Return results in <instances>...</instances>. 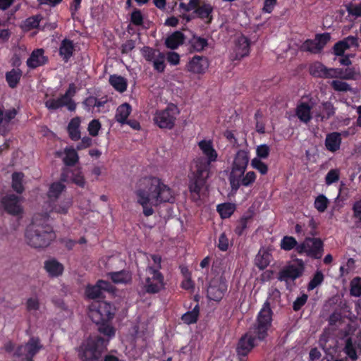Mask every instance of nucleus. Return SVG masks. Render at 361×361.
Returning <instances> with one entry per match:
<instances>
[{"mask_svg": "<svg viewBox=\"0 0 361 361\" xmlns=\"http://www.w3.org/2000/svg\"><path fill=\"white\" fill-rule=\"evenodd\" d=\"M251 166L262 175H265L268 172L267 165L258 158H254L252 159Z\"/></svg>", "mask_w": 361, "mask_h": 361, "instance_id": "5fc2aeb1", "label": "nucleus"}, {"mask_svg": "<svg viewBox=\"0 0 361 361\" xmlns=\"http://www.w3.org/2000/svg\"><path fill=\"white\" fill-rule=\"evenodd\" d=\"M65 157L63 159L64 164L67 166H73L79 161L78 154L73 147H66L64 149Z\"/></svg>", "mask_w": 361, "mask_h": 361, "instance_id": "e433bc0d", "label": "nucleus"}, {"mask_svg": "<svg viewBox=\"0 0 361 361\" xmlns=\"http://www.w3.org/2000/svg\"><path fill=\"white\" fill-rule=\"evenodd\" d=\"M270 152V148L267 145H261L257 147L256 153L258 159H267Z\"/></svg>", "mask_w": 361, "mask_h": 361, "instance_id": "e2e57ef3", "label": "nucleus"}, {"mask_svg": "<svg viewBox=\"0 0 361 361\" xmlns=\"http://www.w3.org/2000/svg\"><path fill=\"white\" fill-rule=\"evenodd\" d=\"M330 39L331 36L328 32L317 34L316 35L315 39L319 45V47H321V51L324 49V46L328 43Z\"/></svg>", "mask_w": 361, "mask_h": 361, "instance_id": "69168bd1", "label": "nucleus"}, {"mask_svg": "<svg viewBox=\"0 0 361 361\" xmlns=\"http://www.w3.org/2000/svg\"><path fill=\"white\" fill-rule=\"evenodd\" d=\"M71 206V201L70 200L63 201L59 204H55L52 207V211L61 214H66L68 213L69 208Z\"/></svg>", "mask_w": 361, "mask_h": 361, "instance_id": "6e6d98bb", "label": "nucleus"}, {"mask_svg": "<svg viewBox=\"0 0 361 361\" xmlns=\"http://www.w3.org/2000/svg\"><path fill=\"white\" fill-rule=\"evenodd\" d=\"M271 255L267 250H260L255 259V265L260 269H266L271 262Z\"/></svg>", "mask_w": 361, "mask_h": 361, "instance_id": "c756f323", "label": "nucleus"}, {"mask_svg": "<svg viewBox=\"0 0 361 361\" xmlns=\"http://www.w3.org/2000/svg\"><path fill=\"white\" fill-rule=\"evenodd\" d=\"M272 315L269 302H264L253 327L243 335L238 342L236 353L240 361H246L247 356L258 345V342L267 338L268 331L271 326Z\"/></svg>", "mask_w": 361, "mask_h": 361, "instance_id": "f03ea898", "label": "nucleus"}, {"mask_svg": "<svg viewBox=\"0 0 361 361\" xmlns=\"http://www.w3.org/2000/svg\"><path fill=\"white\" fill-rule=\"evenodd\" d=\"M179 113L178 106L171 103L164 109L157 111L153 121L159 128L171 130Z\"/></svg>", "mask_w": 361, "mask_h": 361, "instance_id": "6e6552de", "label": "nucleus"}, {"mask_svg": "<svg viewBox=\"0 0 361 361\" xmlns=\"http://www.w3.org/2000/svg\"><path fill=\"white\" fill-rule=\"evenodd\" d=\"M97 97L89 96L86 97L82 102L83 109L87 112H92L94 108L96 107Z\"/></svg>", "mask_w": 361, "mask_h": 361, "instance_id": "13d9d810", "label": "nucleus"}, {"mask_svg": "<svg viewBox=\"0 0 361 361\" xmlns=\"http://www.w3.org/2000/svg\"><path fill=\"white\" fill-rule=\"evenodd\" d=\"M297 245V240L293 236L285 235L281 240L280 247L281 250L290 251Z\"/></svg>", "mask_w": 361, "mask_h": 361, "instance_id": "c03bdc74", "label": "nucleus"}, {"mask_svg": "<svg viewBox=\"0 0 361 361\" xmlns=\"http://www.w3.org/2000/svg\"><path fill=\"white\" fill-rule=\"evenodd\" d=\"M153 62V67L155 71L159 73H163L165 70V54L162 52H159L157 56L154 59Z\"/></svg>", "mask_w": 361, "mask_h": 361, "instance_id": "09e8293b", "label": "nucleus"}, {"mask_svg": "<svg viewBox=\"0 0 361 361\" xmlns=\"http://www.w3.org/2000/svg\"><path fill=\"white\" fill-rule=\"evenodd\" d=\"M347 49H348V44L341 40L337 42L333 47L334 54L338 56H343L345 51Z\"/></svg>", "mask_w": 361, "mask_h": 361, "instance_id": "bf43d9fd", "label": "nucleus"}, {"mask_svg": "<svg viewBox=\"0 0 361 361\" xmlns=\"http://www.w3.org/2000/svg\"><path fill=\"white\" fill-rule=\"evenodd\" d=\"M300 50L302 51H309L313 54H317L321 51V47H319L316 39H308L302 44Z\"/></svg>", "mask_w": 361, "mask_h": 361, "instance_id": "79ce46f5", "label": "nucleus"}, {"mask_svg": "<svg viewBox=\"0 0 361 361\" xmlns=\"http://www.w3.org/2000/svg\"><path fill=\"white\" fill-rule=\"evenodd\" d=\"M75 51V45L73 42L65 38L59 45V54L64 63H68L73 56Z\"/></svg>", "mask_w": 361, "mask_h": 361, "instance_id": "aec40b11", "label": "nucleus"}, {"mask_svg": "<svg viewBox=\"0 0 361 361\" xmlns=\"http://www.w3.org/2000/svg\"><path fill=\"white\" fill-rule=\"evenodd\" d=\"M107 341L102 336H97L89 340L79 356L82 361H98L102 355V350L106 346Z\"/></svg>", "mask_w": 361, "mask_h": 361, "instance_id": "1a4fd4ad", "label": "nucleus"}, {"mask_svg": "<svg viewBox=\"0 0 361 361\" xmlns=\"http://www.w3.org/2000/svg\"><path fill=\"white\" fill-rule=\"evenodd\" d=\"M71 173V180L80 188H84L85 185V180L82 173L80 171H71L69 169H63L60 179L63 182H68L69 174Z\"/></svg>", "mask_w": 361, "mask_h": 361, "instance_id": "412c9836", "label": "nucleus"}, {"mask_svg": "<svg viewBox=\"0 0 361 361\" xmlns=\"http://www.w3.org/2000/svg\"><path fill=\"white\" fill-rule=\"evenodd\" d=\"M24 175L21 172H14L12 174V188L17 193L21 194L24 191L23 178Z\"/></svg>", "mask_w": 361, "mask_h": 361, "instance_id": "ea45409f", "label": "nucleus"}, {"mask_svg": "<svg viewBox=\"0 0 361 361\" xmlns=\"http://www.w3.org/2000/svg\"><path fill=\"white\" fill-rule=\"evenodd\" d=\"M25 239L31 247L42 248L47 247L56 238L52 227L47 223L45 217L39 221L35 216L25 231Z\"/></svg>", "mask_w": 361, "mask_h": 361, "instance_id": "39448f33", "label": "nucleus"}, {"mask_svg": "<svg viewBox=\"0 0 361 361\" xmlns=\"http://www.w3.org/2000/svg\"><path fill=\"white\" fill-rule=\"evenodd\" d=\"M324 276L321 271H317L307 285V290H312L322 283Z\"/></svg>", "mask_w": 361, "mask_h": 361, "instance_id": "de8ad7c7", "label": "nucleus"}, {"mask_svg": "<svg viewBox=\"0 0 361 361\" xmlns=\"http://www.w3.org/2000/svg\"><path fill=\"white\" fill-rule=\"evenodd\" d=\"M114 286L109 281L99 280L94 285H88L85 288V295L90 299L104 298V293H114Z\"/></svg>", "mask_w": 361, "mask_h": 361, "instance_id": "f8f14e48", "label": "nucleus"}, {"mask_svg": "<svg viewBox=\"0 0 361 361\" xmlns=\"http://www.w3.org/2000/svg\"><path fill=\"white\" fill-rule=\"evenodd\" d=\"M78 92V88L75 83L68 85V89L65 93L58 98H50L44 102L45 107L49 111H56L59 109L66 106L70 111H75L77 107L73 97Z\"/></svg>", "mask_w": 361, "mask_h": 361, "instance_id": "423d86ee", "label": "nucleus"}, {"mask_svg": "<svg viewBox=\"0 0 361 361\" xmlns=\"http://www.w3.org/2000/svg\"><path fill=\"white\" fill-rule=\"evenodd\" d=\"M0 208L13 216H18L23 213L20 198L13 194L0 197Z\"/></svg>", "mask_w": 361, "mask_h": 361, "instance_id": "ddd939ff", "label": "nucleus"}, {"mask_svg": "<svg viewBox=\"0 0 361 361\" xmlns=\"http://www.w3.org/2000/svg\"><path fill=\"white\" fill-rule=\"evenodd\" d=\"M357 349L361 350V333L355 338L349 337L345 341L344 352L353 361L357 359Z\"/></svg>", "mask_w": 361, "mask_h": 361, "instance_id": "dca6fc26", "label": "nucleus"}, {"mask_svg": "<svg viewBox=\"0 0 361 361\" xmlns=\"http://www.w3.org/2000/svg\"><path fill=\"white\" fill-rule=\"evenodd\" d=\"M323 113H316L315 118L321 121H326L335 114V108L330 102H325L322 104Z\"/></svg>", "mask_w": 361, "mask_h": 361, "instance_id": "473e14b6", "label": "nucleus"}, {"mask_svg": "<svg viewBox=\"0 0 361 361\" xmlns=\"http://www.w3.org/2000/svg\"><path fill=\"white\" fill-rule=\"evenodd\" d=\"M331 86L336 92H348L352 90V88L348 83L341 80H333L331 82Z\"/></svg>", "mask_w": 361, "mask_h": 361, "instance_id": "603ef678", "label": "nucleus"}, {"mask_svg": "<svg viewBox=\"0 0 361 361\" xmlns=\"http://www.w3.org/2000/svg\"><path fill=\"white\" fill-rule=\"evenodd\" d=\"M185 40V35L180 31H175L167 37L165 40V45L171 49H176L183 44Z\"/></svg>", "mask_w": 361, "mask_h": 361, "instance_id": "bb28decb", "label": "nucleus"}, {"mask_svg": "<svg viewBox=\"0 0 361 361\" xmlns=\"http://www.w3.org/2000/svg\"><path fill=\"white\" fill-rule=\"evenodd\" d=\"M66 189V185L63 183V181L54 182L49 186L47 195L50 200H56L61 192Z\"/></svg>", "mask_w": 361, "mask_h": 361, "instance_id": "f704fd0d", "label": "nucleus"}, {"mask_svg": "<svg viewBox=\"0 0 361 361\" xmlns=\"http://www.w3.org/2000/svg\"><path fill=\"white\" fill-rule=\"evenodd\" d=\"M130 23L135 26H141L144 23V18L141 11L138 8H134L130 14Z\"/></svg>", "mask_w": 361, "mask_h": 361, "instance_id": "3c124183", "label": "nucleus"}, {"mask_svg": "<svg viewBox=\"0 0 361 361\" xmlns=\"http://www.w3.org/2000/svg\"><path fill=\"white\" fill-rule=\"evenodd\" d=\"M245 173V171L236 169L232 167L228 180L232 191L236 192L241 185V180Z\"/></svg>", "mask_w": 361, "mask_h": 361, "instance_id": "c85d7f7f", "label": "nucleus"}, {"mask_svg": "<svg viewBox=\"0 0 361 361\" xmlns=\"http://www.w3.org/2000/svg\"><path fill=\"white\" fill-rule=\"evenodd\" d=\"M235 211V206L231 203H223L217 206V212L222 219L229 218Z\"/></svg>", "mask_w": 361, "mask_h": 361, "instance_id": "a19ab883", "label": "nucleus"}, {"mask_svg": "<svg viewBox=\"0 0 361 361\" xmlns=\"http://www.w3.org/2000/svg\"><path fill=\"white\" fill-rule=\"evenodd\" d=\"M116 307L104 300L94 301L90 306L89 317L98 326V331L109 338L115 336V329L111 322L116 314Z\"/></svg>", "mask_w": 361, "mask_h": 361, "instance_id": "20e7f679", "label": "nucleus"}, {"mask_svg": "<svg viewBox=\"0 0 361 361\" xmlns=\"http://www.w3.org/2000/svg\"><path fill=\"white\" fill-rule=\"evenodd\" d=\"M200 315V305L196 304L191 311H188L181 316L182 322L188 325L195 324Z\"/></svg>", "mask_w": 361, "mask_h": 361, "instance_id": "72a5a7b5", "label": "nucleus"}, {"mask_svg": "<svg viewBox=\"0 0 361 361\" xmlns=\"http://www.w3.org/2000/svg\"><path fill=\"white\" fill-rule=\"evenodd\" d=\"M142 52L146 61L152 62L160 51L158 49L149 47H144L142 49Z\"/></svg>", "mask_w": 361, "mask_h": 361, "instance_id": "864d4df0", "label": "nucleus"}, {"mask_svg": "<svg viewBox=\"0 0 361 361\" xmlns=\"http://www.w3.org/2000/svg\"><path fill=\"white\" fill-rule=\"evenodd\" d=\"M350 293L352 296H361V277L356 276L350 281Z\"/></svg>", "mask_w": 361, "mask_h": 361, "instance_id": "49530a36", "label": "nucleus"}, {"mask_svg": "<svg viewBox=\"0 0 361 361\" xmlns=\"http://www.w3.org/2000/svg\"><path fill=\"white\" fill-rule=\"evenodd\" d=\"M144 290L149 294L159 293L165 288L164 276L159 270L146 267L145 276L141 279Z\"/></svg>", "mask_w": 361, "mask_h": 361, "instance_id": "0eeeda50", "label": "nucleus"}, {"mask_svg": "<svg viewBox=\"0 0 361 361\" xmlns=\"http://www.w3.org/2000/svg\"><path fill=\"white\" fill-rule=\"evenodd\" d=\"M40 20L39 16H32L26 19L25 25L28 29L37 28L39 25Z\"/></svg>", "mask_w": 361, "mask_h": 361, "instance_id": "338daca9", "label": "nucleus"}, {"mask_svg": "<svg viewBox=\"0 0 361 361\" xmlns=\"http://www.w3.org/2000/svg\"><path fill=\"white\" fill-rule=\"evenodd\" d=\"M81 120L79 116L71 119L67 126V131L69 137L73 141H78L80 139V126Z\"/></svg>", "mask_w": 361, "mask_h": 361, "instance_id": "393cba45", "label": "nucleus"}, {"mask_svg": "<svg viewBox=\"0 0 361 361\" xmlns=\"http://www.w3.org/2000/svg\"><path fill=\"white\" fill-rule=\"evenodd\" d=\"M111 281L115 283H127L131 281V274L128 271L121 270L109 273Z\"/></svg>", "mask_w": 361, "mask_h": 361, "instance_id": "c9c22d12", "label": "nucleus"}, {"mask_svg": "<svg viewBox=\"0 0 361 361\" xmlns=\"http://www.w3.org/2000/svg\"><path fill=\"white\" fill-rule=\"evenodd\" d=\"M209 66V61L207 57L195 55L186 64L185 69L193 74L202 75L205 73Z\"/></svg>", "mask_w": 361, "mask_h": 361, "instance_id": "4468645a", "label": "nucleus"}, {"mask_svg": "<svg viewBox=\"0 0 361 361\" xmlns=\"http://www.w3.org/2000/svg\"><path fill=\"white\" fill-rule=\"evenodd\" d=\"M253 215L252 214H244L237 222L234 229L235 233L238 236H241L245 229L248 226V224L252 220Z\"/></svg>", "mask_w": 361, "mask_h": 361, "instance_id": "4c0bfd02", "label": "nucleus"}, {"mask_svg": "<svg viewBox=\"0 0 361 361\" xmlns=\"http://www.w3.org/2000/svg\"><path fill=\"white\" fill-rule=\"evenodd\" d=\"M329 200L324 195H319L314 200V207L319 212H324L329 205Z\"/></svg>", "mask_w": 361, "mask_h": 361, "instance_id": "a18cd8bd", "label": "nucleus"}, {"mask_svg": "<svg viewBox=\"0 0 361 361\" xmlns=\"http://www.w3.org/2000/svg\"><path fill=\"white\" fill-rule=\"evenodd\" d=\"M190 52H201L208 46V40L206 38L194 35L189 40Z\"/></svg>", "mask_w": 361, "mask_h": 361, "instance_id": "cd10ccee", "label": "nucleus"}, {"mask_svg": "<svg viewBox=\"0 0 361 361\" xmlns=\"http://www.w3.org/2000/svg\"><path fill=\"white\" fill-rule=\"evenodd\" d=\"M346 10L348 15L355 18L361 17V4H349L346 6Z\"/></svg>", "mask_w": 361, "mask_h": 361, "instance_id": "052dcab7", "label": "nucleus"}, {"mask_svg": "<svg viewBox=\"0 0 361 361\" xmlns=\"http://www.w3.org/2000/svg\"><path fill=\"white\" fill-rule=\"evenodd\" d=\"M256 180V173L254 171H248L243 175L241 180V185L248 187L251 185Z\"/></svg>", "mask_w": 361, "mask_h": 361, "instance_id": "680f3d73", "label": "nucleus"}, {"mask_svg": "<svg viewBox=\"0 0 361 361\" xmlns=\"http://www.w3.org/2000/svg\"><path fill=\"white\" fill-rule=\"evenodd\" d=\"M324 70L325 66L319 61L314 62L309 68L310 75L314 78H322L324 74Z\"/></svg>", "mask_w": 361, "mask_h": 361, "instance_id": "37998d69", "label": "nucleus"}, {"mask_svg": "<svg viewBox=\"0 0 361 361\" xmlns=\"http://www.w3.org/2000/svg\"><path fill=\"white\" fill-rule=\"evenodd\" d=\"M135 195L145 216H152L154 213L153 207L175 201L173 190L161 179L155 176L141 178L136 183Z\"/></svg>", "mask_w": 361, "mask_h": 361, "instance_id": "f257e3e1", "label": "nucleus"}, {"mask_svg": "<svg viewBox=\"0 0 361 361\" xmlns=\"http://www.w3.org/2000/svg\"><path fill=\"white\" fill-rule=\"evenodd\" d=\"M218 248L223 252L227 251L229 247V240L225 233H222L219 237Z\"/></svg>", "mask_w": 361, "mask_h": 361, "instance_id": "0e129e2a", "label": "nucleus"}, {"mask_svg": "<svg viewBox=\"0 0 361 361\" xmlns=\"http://www.w3.org/2000/svg\"><path fill=\"white\" fill-rule=\"evenodd\" d=\"M314 102L312 99L308 102H301L296 107L295 114L300 121L307 123L312 119L311 111L313 108Z\"/></svg>", "mask_w": 361, "mask_h": 361, "instance_id": "a211bd4d", "label": "nucleus"}, {"mask_svg": "<svg viewBox=\"0 0 361 361\" xmlns=\"http://www.w3.org/2000/svg\"><path fill=\"white\" fill-rule=\"evenodd\" d=\"M248 162V152L244 149H240L235 156L232 167L245 171Z\"/></svg>", "mask_w": 361, "mask_h": 361, "instance_id": "a878e982", "label": "nucleus"}, {"mask_svg": "<svg viewBox=\"0 0 361 361\" xmlns=\"http://www.w3.org/2000/svg\"><path fill=\"white\" fill-rule=\"evenodd\" d=\"M132 111L131 106L128 103H124L118 106L116 109L115 119L121 124H125Z\"/></svg>", "mask_w": 361, "mask_h": 361, "instance_id": "7c9ffc66", "label": "nucleus"}, {"mask_svg": "<svg viewBox=\"0 0 361 361\" xmlns=\"http://www.w3.org/2000/svg\"><path fill=\"white\" fill-rule=\"evenodd\" d=\"M110 85L118 92L122 93L124 92L128 86L127 80L121 75H111L109 77Z\"/></svg>", "mask_w": 361, "mask_h": 361, "instance_id": "2f4dec72", "label": "nucleus"}, {"mask_svg": "<svg viewBox=\"0 0 361 361\" xmlns=\"http://www.w3.org/2000/svg\"><path fill=\"white\" fill-rule=\"evenodd\" d=\"M193 13L196 15V16L202 20L207 19V23H211L212 21V12L213 7L210 4L203 2L202 4H198L197 7L193 8Z\"/></svg>", "mask_w": 361, "mask_h": 361, "instance_id": "5701e85b", "label": "nucleus"}, {"mask_svg": "<svg viewBox=\"0 0 361 361\" xmlns=\"http://www.w3.org/2000/svg\"><path fill=\"white\" fill-rule=\"evenodd\" d=\"M340 179V170L338 169H333L329 171L325 176V183L331 185Z\"/></svg>", "mask_w": 361, "mask_h": 361, "instance_id": "8fccbe9b", "label": "nucleus"}, {"mask_svg": "<svg viewBox=\"0 0 361 361\" xmlns=\"http://www.w3.org/2000/svg\"><path fill=\"white\" fill-rule=\"evenodd\" d=\"M48 61V57L44 56V50L43 49H36L32 51L26 63L30 68L35 69L47 63Z\"/></svg>", "mask_w": 361, "mask_h": 361, "instance_id": "f3484780", "label": "nucleus"}, {"mask_svg": "<svg viewBox=\"0 0 361 361\" xmlns=\"http://www.w3.org/2000/svg\"><path fill=\"white\" fill-rule=\"evenodd\" d=\"M341 140V136L339 133L333 132L329 133L325 139V147L327 150L335 152L340 149Z\"/></svg>", "mask_w": 361, "mask_h": 361, "instance_id": "b1692460", "label": "nucleus"}, {"mask_svg": "<svg viewBox=\"0 0 361 361\" xmlns=\"http://www.w3.org/2000/svg\"><path fill=\"white\" fill-rule=\"evenodd\" d=\"M21 76L22 71L20 69L13 68L6 73V80L10 87L14 88L18 84Z\"/></svg>", "mask_w": 361, "mask_h": 361, "instance_id": "58836bf2", "label": "nucleus"}, {"mask_svg": "<svg viewBox=\"0 0 361 361\" xmlns=\"http://www.w3.org/2000/svg\"><path fill=\"white\" fill-rule=\"evenodd\" d=\"M18 114L17 110L15 108L6 110L4 111V124L3 128H5V125H8L13 119L15 118Z\"/></svg>", "mask_w": 361, "mask_h": 361, "instance_id": "774afa93", "label": "nucleus"}, {"mask_svg": "<svg viewBox=\"0 0 361 361\" xmlns=\"http://www.w3.org/2000/svg\"><path fill=\"white\" fill-rule=\"evenodd\" d=\"M307 256L312 259L322 258L324 252V243L319 238L307 237Z\"/></svg>", "mask_w": 361, "mask_h": 361, "instance_id": "2eb2a0df", "label": "nucleus"}, {"mask_svg": "<svg viewBox=\"0 0 361 361\" xmlns=\"http://www.w3.org/2000/svg\"><path fill=\"white\" fill-rule=\"evenodd\" d=\"M102 125L100 121L98 119H93L92 120L89 124H88V132L89 134L92 136L95 137L98 135L99 131L101 129Z\"/></svg>", "mask_w": 361, "mask_h": 361, "instance_id": "4d7b16f0", "label": "nucleus"}, {"mask_svg": "<svg viewBox=\"0 0 361 361\" xmlns=\"http://www.w3.org/2000/svg\"><path fill=\"white\" fill-rule=\"evenodd\" d=\"M250 51V40L242 35L238 37L235 42V59H241L249 55Z\"/></svg>", "mask_w": 361, "mask_h": 361, "instance_id": "6ab92c4d", "label": "nucleus"}, {"mask_svg": "<svg viewBox=\"0 0 361 361\" xmlns=\"http://www.w3.org/2000/svg\"><path fill=\"white\" fill-rule=\"evenodd\" d=\"M198 147L207 159H197L195 161V170L190 176L188 188L195 201L200 200V192L206 186L211 163L216 161L218 157L212 140H202L198 142Z\"/></svg>", "mask_w": 361, "mask_h": 361, "instance_id": "7ed1b4c3", "label": "nucleus"}, {"mask_svg": "<svg viewBox=\"0 0 361 361\" xmlns=\"http://www.w3.org/2000/svg\"><path fill=\"white\" fill-rule=\"evenodd\" d=\"M228 289V284L226 279L216 276L212 279L207 289V296L210 300L219 302L224 298Z\"/></svg>", "mask_w": 361, "mask_h": 361, "instance_id": "9d476101", "label": "nucleus"}, {"mask_svg": "<svg viewBox=\"0 0 361 361\" xmlns=\"http://www.w3.org/2000/svg\"><path fill=\"white\" fill-rule=\"evenodd\" d=\"M297 265L290 264L282 269L278 274L277 279L280 281L287 282L288 280L294 281L300 277L305 269L302 259H296Z\"/></svg>", "mask_w": 361, "mask_h": 361, "instance_id": "9b49d317", "label": "nucleus"}, {"mask_svg": "<svg viewBox=\"0 0 361 361\" xmlns=\"http://www.w3.org/2000/svg\"><path fill=\"white\" fill-rule=\"evenodd\" d=\"M44 268L51 277H59L63 272V265L56 259L46 260L44 264Z\"/></svg>", "mask_w": 361, "mask_h": 361, "instance_id": "4be33fe9", "label": "nucleus"}]
</instances>
